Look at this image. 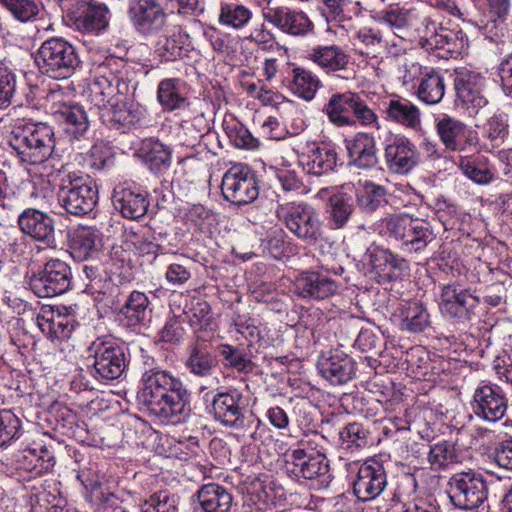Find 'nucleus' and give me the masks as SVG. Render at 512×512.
I'll return each mask as SVG.
<instances>
[{"instance_id": "obj_22", "label": "nucleus", "mask_w": 512, "mask_h": 512, "mask_svg": "<svg viewBox=\"0 0 512 512\" xmlns=\"http://www.w3.org/2000/svg\"><path fill=\"white\" fill-rule=\"evenodd\" d=\"M128 13L135 28L146 35L160 31L166 22L164 10L156 0H130Z\"/></svg>"}, {"instance_id": "obj_45", "label": "nucleus", "mask_w": 512, "mask_h": 512, "mask_svg": "<svg viewBox=\"0 0 512 512\" xmlns=\"http://www.w3.org/2000/svg\"><path fill=\"white\" fill-rule=\"evenodd\" d=\"M427 460L432 471H441L457 463L459 456L453 442L442 440L429 446Z\"/></svg>"}, {"instance_id": "obj_44", "label": "nucleus", "mask_w": 512, "mask_h": 512, "mask_svg": "<svg viewBox=\"0 0 512 512\" xmlns=\"http://www.w3.org/2000/svg\"><path fill=\"white\" fill-rule=\"evenodd\" d=\"M320 86L321 81L311 71L301 67H295L292 69L290 87L293 93L297 96L306 101H311L315 97Z\"/></svg>"}, {"instance_id": "obj_19", "label": "nucleus", "mask_w": 512, "mask_h": 512, "mask_svg": "<svg viewBox=\"0 0 512 512\" xmlns=\"http://www.w3.org/2000/svg\"><path fill=\"white\" fill-rule=\"evenodd\" d=\"M387 474L383 463L368 459L358 467L356 479L353 482V491L360 501H370L385 490Z\"/></svg>"}, {"instance_id": "obj_31", "label": "nucleus", "mask_w": 512, "mask_h": 512, "mask_svg": "<svg viewBox=\"0 0 512 512\" xmlns=\"http://www.w3.org/2000/svg\"><path fill=\"white\" fill-rule=\"evenodd\" d=\"M306 58L327 73L346 69L349 56L337 45L316 46L307 51Z\"/></svg>"}, {"instance_id": "obj_63", "label": "nucleus", "mask_w": 512, "mask_h": 512, "mask_svg": "<svg viewBox=\"0 0 512 512\" xmlns=\"http://www.w3.org/2000/svg\"><path fill=\"white\" fill-rule=\"evenodd\" d=\"M184 322L185 319H182L181 316L174 315L170 317L160 331L161 339L168 343H178L183 340L186 334L183 327Z\"/></svg>"}, {"instance_id": "obj_35", "label": "nucleus", "mask_w": 512, "mask_h": 512, "mask_svg": "<svg viewBox=\"0 0 512 512\" xmlns=\"http://www.w3.org/2000/svg\"><path fill=\"white\" fill-rule=\"evenodd\" d=\"M157 99L166 111L184 110L189 101L182 91V81L179 78H168L159 82Z\"/></svg>"}, {"instance_id": "obj_48", "label": "nucleus", "mask_w": 512, "mask_h": 512, "mask_svg": "<svg viewBox=\"0 0 512 512\" xmlns=\"http://www.w3.org/2000/svg\"><path fill=\"white\" fill-rule=\"evenodd\" d=\"M142 115V109L139 107L122 105L115 108V103H112L105 116L112 128L116 127L125 131L139 124Z\"/></svg>"}, {"instance_id": "obj_38", "label": "nucleus", "mask_w": 512, "mask_h": 512, "mask_svg": "<svg viewBox=\"0 0 512 512\" xmlns=\"http://www.w3.org/2000/svg\"><path fill=\"white\" fill-rule=\"evenodd\" d=\"M385 106V113L389 120L412 129L420 124L419 109L410 101L393 98L385 102Z\"/></svg>"}, {"instance_id": "obj_40", "label": "nucleus", "mask_w": 512, "mask_h": 512, "mask_svg": "<svg viewBox=\"0 0 512 512\" xmlns=\"http://www.w3.org/2000/svg\"><path fill=\"white\" fill-rule=\"evenodd\" d=\"M253 12L250 8L236 2H221L218 22L234 30H242L252 20Z\"/></svg>"}, {"instance_id": "obj_4", "label": "nucleus", "mask_w": 512, "mask_h": 512, "mask_svg": "<svg viewBox=\"0 0 512 512\" xmlns=\"http://www.w3.org/2000/svg\"><path fill=\"white\" fill-rule=\"evenodd\" d=\"M36 63L42 73L54 79H66L74 73L80 60L70 42L62 37H52L39 47Z\"/></svg>"}, {"instance_id": "obj_61", "label": "nucleus", "mask_w": 512, "mask_h": 512, "mask_svg": "<svg viewBox=\"0 0 512 512\" xmlns=\"http://www.w3.org/2000/svg\"><path fill=\"white\" fill-rule=\"evenodd\" d=\"M355 121H359L361 125L366 127H375L379 129L380 124L377 114L371 109L362 97L356 93L352 114Z\"/></svg>"}, {"instance_id": "obj_33", "label": "nucleus", "mask_w": 512, "mask_h": 512, "mask_svg": "<svg viewBox=\"0 0 512 512\" xmlns=\"http://www.w3.org/2000/svg\"><path fill=\"white\" fill-rule=\"evenodd\" d=\"M400 329L409 333H420L431 324L426 307L418 302H406L399 307Z\"/></svg>"}, {"instance_id": "obj_52", "label": "nucleus", "mask_w": 512, "mask_h": 512, "mask_svg": "<svg viewBox=\"0 0 512 512\" xmlns=\"http://www.w3.org/2000/svg\"><path fill=\"white\" fill-rule=\"evenodd\" d=\"M178 503V496L159 491L144 500L140 509L142 512H178Z\"/></svg>"}, {"instance_id": "obj_62", "label": "nucleus", "mask_w": 512, "mask_h": 512, "mask_svg": "<svg viewBox=\"0 0 512 512\" xmlns=\"http://www.w3.org/2000/svg\"><path fill=\"white\" fill-rule=\"evenodd\" d=\"M16 75L7 68H0V109L7 108L16 92Z\"/></svg>"}, {"instance_id": "obj_64", "label": "nucleus", "mask_w": 512, "mask_h": 512, "mask_svg": "<svg viewBox=\"0 0 512 512\" xmlns=\"http://www.w3.org/2000/svg\"><path fill=\"white\" fill-rule=\"evenodd\" d=\"M204 36L210 42L215 52L229 54L233 51V38L230 34L222 33L215 28H210L204 32Z\"/></svg>"}, {"instance_id": "obj_6", "label": "nucleus", "mask_w": 512, "mask_h": 512, "mask_svg": "<svg viewBox=\"0 0 512 512\" xmlns=\"http://www.w3.org/2000/svg\"><path fill=\"white\" fill-rule=\"evenodd\" d=\"M284 469L295 480H317L321 486H327L332 479L325 454L312 448L288 450L284 454Z\"/></svg>"}, {"instance_id": "obj_20", "label": "nucleus", "mask_w": 512, "mask_h": 512, "mask_svg": "<svg viewBox=\"0 0 512 512\" xmlns=\"http://www.w3.org/2000/svg\"><path fill=\"white\" fill-rule=\"evenodd\" d=\"M60 96L61 93L58 92L50 94V98L53 100L51 107L52 115L68 137L78 139L89 128L87 114L83 107L78 104L61 102L59 100Z\"/></svg>"}, {"instance_id": "obj_13", "label": "nucleus", "mask_w": 512, "mask_h": 512, "mask_svg": "<svg viewBox=\"0 0 512 512\" xmlns=\"http://www.w3.org/2000/svg\"><path fill=\"white\" fill-rule=\"evenodd\" d=\"M64 20L79 32L100 34L109 26V10L103 4L78 1L68 8Z\"/></svg>"}, {"instance_id": "obj_37", "label": "nucleus", "mask_w": 512, "mask_h": 512, "mask_svg": "<svg viewBox=\"0 0 512 512\" xmlns=\"http://www.w3.org/2000/svg\"><path fill=\"white\" fill-rule=\"evenodd\" d=\"M445 88L443 75L433 68H428L418 83L417 96L422 102L434 105L443 99Z\"/></svg>"}, {"instance_id": "obj_50", "label": "nucleus", "mask_w": 512, "mask_h": 512, "mask_svg": "<svg viewBox=\"0 0 512 512\" xmlns=\"http://www.w3.org/2000/svg\"><path fill=\"white\" fill-rule=\"evenodd\" d=\"M509 135L508 116L498 113L491 116L484 125L483 136L488 139L494 148L500 147Z\"/></svg>"}, {"instance_id": "obj_15", "label": "nucleus", "mask_w": 512, "mask_h": 512, "mask_svg": "<svg viewBox=\"0 0 512 512\" xmlns=\"http://www.w3.org/2000/svg\"><path fill=\"white\" fill-rule=\"evenodd\" d=\"M384 161L387 169L398 175L410 173L419 162L415 144L403 135H391L385 141Z\"/></svg>"}, {"instance_id": "obj_34", "label": "nucleus", "mask_w": 512, "mask_h": 512, "mask_svg": "<svg viewBox=\"0 0 512 512\" xmlns=\"http://www.w3.org/2000/svg\"><path fill=\"white\" fill-rule=\"evenodd\" d=\"M136 155L141 158L152 171L167 169L171 162L170 149L159 140L144 139L138 148Z\"/></svg>"}, {"instance_id": "obj_26", "label": "nucleus", "mask_w": 512, "mask_h": 512, "mask_svg": "<svg viewBox=\"0 0 512 512\" xmlns=\"http://www.w3.org/2000/svg\"><path fill=\"white\" fill-rule=\"evenodd\" d=\"M349 165L358 169L373 168L377 162V148L374 136L366 132H358L346 140Z\"/></svg>"}, {"instance_id": "obj_49", "label": "nucleus", "mask_w": 512, "mask_h": 512, "mask_svg": "<svg viewBox=\"0 0 512 512\" xmlns=\"http://www.w3.org/2000/svg\"><path fill=\"white\" fill-rule=\"evenodd\" d=\"M186 38H188V35L175 31L172 34L162 36L155 45V53L162 61H175L185 53L184 39Z\"/></svg>"}, {"instance_id": "obj_56", "label": "nucleus", "mask_w": 512, "mask_h": 512, "mask_svg": "<svg viewBox=\"0 0 512 512\" xmlns=\"http://www.w3.org/2000/svg\"><path fill=\"white\" fill-rule=\"evenodd\" d=\"M21 434L20 419L10 410L0 411V447L19 438Z\"/></svg>"}, {"instance_id": "obj_42", "label": "nucleus", "mask_w": 512, "mask_h": 512, "mask_svg": "<svg viewBox=\"0 0 512 512\" xmlns=\"http://www.w3.org/2000/svg\"><path fill=\"white\" fill-rule=\"evenodd\" d=\"M432 240L433 232L429 223L411 217L402 240L404 249L409 252H418L424 249Z\"/></svg>"}, {"instance_id": "obj_12", "label": "nucleus", "mask_w": 512, "mask_h": 512, "mask_svg": "<svg viewBox=\"0 0 512 512\" xmlns=\"http://www.w3.org/2000/svg\"><path fill=\"white\" fill-rule=\"evenodd\" d=\"M470 406L475 417L491 423L501 420L508 407L502 388L484 381L475 388Z\"/></svg>"}, {"instance_id": "obj_17", "label": "nucleus", "mask_w": 512, "mask_h": 512, "mask_svg": "<svg viewBox=\"0 0 512 512\" xmlns=\"http://www.w3.org/2000/svg\"><path fill=\"white\" fill-rule=\"evenodd\" d=\"M479 303V298L470 290L448 284L442 288L439 307L444 315L464 322L476 315Z\"/></svg>"}, {"instance_id": "obj_8", "label": "nucleus", "mask_w": 512, "mask_h": 512, "mask_svg": "<svg viewBox=\"0 0 512 512\" xmlns=\"http://www.w3.org/2000/svg\"><path fill=\"white\" fill-rule=\"evenodd\" d=\"M435 131L448 152L478 153L481 149L478 132L462 121L443 115L435 120Z\"/></svg>"}, {"instance_id": "obj_32", "label": "nucleus", "mask_w": 512, "mask_h": 512, "mask_svg": "<svg viewBox=\"0 0 512 512\" xmlns=\"http://www.w3.org/2000/svg\"><path fill=\"white\" fill-rule=\"evenodd\" d=\"M101 237L98 230L82 227L76 230L70 241V254L78 261H85L98 253Z\"/></svg>"}, {"instance_id": "obj_25", "label": "nucleus", "mask_w": 512, "mask_h": 512, "mask_svg": "<svg viewBox=\"0 0 512 512\" xmlns=\"http://www.w3.org/2000/svg\"><path fill=\"white\" fill-rule=\"evenodd\" d=\"M298 161L305 173L319 177L335 170L338 156L336 150L328 145L312 146L298 156Z\"/></svg>"}, {"instance_id": "obj_24", "label": "nucleus", "mask_w": 512, "mask_h": 512, "mask_svg": "<svg viewBox=\"0 0 512 512\" xmlns=\"http://www.w3.org/2000/svg\"><path fill=\"white\" fill-rule=\"evenodd\" d=\"M17 222L24 235L47 246L54 244V221L48 214L35 208H27L18 215Z\"/></svg>"}, {"instance_id": "obj_41", "label": "nucleus", "mask_w": 512, "mask_h": 512, "mask_svg": "<svg viewBox=\"0 0 512 512\" xmlns=\"http://www.w3.org/2000/svg\"><path fill=\"white\" fill-rule=\"evenodd\" d=\"M115 81H117L118 92L125 93L127 91L126 83L117 79L113 74L109 76H98L93 81L90 91L92 101L99 108L107 107L113 100L115 94Z\"/></svg>"}, {"instance_id": "obj_9", "label": "nucleus", "mask_w": 512, "mask_h": 512, "mask_svg": "<svg viewBox=\"0 0 512 512\" xmlns=\"http://www.w3.org/2000/svg\"><path fill=\"white\" fill-rule=\"evenodd\" d=\"M72 272L69 265L60 259H50L28 277L30 290L40 298L61 295L71 286Z\"/></svg>"}, {"instance_id": "obj_3", "label": "nucleus", "mask_w": 512, "mask_h": 512, "mask_svg": "<svg viewBox=\"0 0 512 512\" xmlns=\"http://www.w3.org/2000/svg\"><path fill=\"white\" fill-rule=\"evenodd\" d=\"M275 213L298 240L314 245L322 239V221L311 205L305 202L278 204Z\"/></svg>"}, {"instance_id": "obj_2", "label": "nucleus", "mask_w": 512, "mask_h": 512, "mask_svg": "<svg viewBox=\"0 0 512 512\" xmlns=\"http://www.w3.org/2000/svg\"><path fill=\"white\" fill-rule=\"evenodd\" d=\"M8 143L21 162L42 164L53 154L54 131L43 122H19L12 128Z\"/></svg>"}, {"instance_id": "obj_58", "label": "nucleus", "mask_w": 512, "mask_h": 512, "mask_svg": "<svg viewBox=\"0 0 512 512\" xmlns=\"http://www.w3.org/2000/svg\"><path fill=\"white\" fill-rule=\"evenodd\" d=\"M341 445L346 449L361 448L367 445V431L360 423H349L339 432Z\"/></svg>"}, {"instance_id": "obj_27", "label": "nucleus", "mask_w": 512, "mask_h": 512, "mask_svg": "<svg viewBox=\"0 0 512 512\" xmlns=\"http://www.w3.org/2000/svg\"><path fill=\"white\" fill-rule=\"evenodd\" d=\"M193 498L202 512H232L234 507L231 491L218 483L200 486Z\"/></svg>"}, {"instance_id": "obj_23", "label": "nucleus", "mask_w": 512, "mask_h": 512, "mask_svg": "<svg viewBox=\"0 0 512 512\" xmlns=\"http://www.w3.org/2000/svg\"><path fill=\"white\" fill-rule=\"evenodd\" d=\"M319 373L333 385H343L355 375V362L340 350L322 354L318 360Z\"/></svg>"}, {"instance_id": "obj_18", "label": "nucleus", "mask_w": 512, "mask_h": 512, "mask_svg": "<svg viewBox=\"0 0 512 512\" xmlns=\"http://www.w3.org/2000/svg\"><path fill=\"white\" fill-rule=\"evenodd\" d=\"M454 84L458 99L470 115L477 114L487 105L488 100L483 93L486 78L482 74L465 68L456 70Z\"/></svg>"}, {"instance_id": "obj_7", "label": "nucleus", "mask_w": 512, "mask_h": 512, "mask_svg": "<svg viewBox=\"0 0 512 512\" xmlns=\"http://www.w3.org/2000/svg\"><path fill=\"white\" fill-rule=\"evenodd\" d=\"M448 487L452 504L464 510L478 508L488 496L485 477L472 469L454 473L449 479Z\"/></svg>"}, {"instance_id": "obj_39", "label": "nucleus", "mask_w": 512, "mask_h": 512, "mask_svg": "<svg viewBox=\"0 0 512 512\" xmlns=\"http://www.w3.org/2000/svg\"><path fill=\"white\" fill-rule=\"evenodd\" d=\"M150 301L148 296L140 291H133L120 313L127 320L129 326L145 324L151 317Z\"/></svg>"}, {"instance_id": "obj_46", "label": "nucleus", "mask_w": 512, "mask_h": 512, "mask_svg": "<svg viewBox=\"0 0 512 512\" xmlns=\"http://www.w3.org/2000/svg\"><path fill=\"white\" fill-rule=\"evenodd\" d=\"M356 200L363 212L373 213L387 202L386 189L371 181H365L357 190Z\"/></svg>"}, {"instance_id": "obj_55", "label": "nucleus", "mask_w": 512, "mask_h": 512, "mask_svg": "<svg viewBox=\"0 0 512 512\" xmlns=\"http://www.w3.org/2000/svg\"><path fill=\"white\" fill-rule=\"evenodd\" d=\"M0 3L20 22L30 21L39 13L34 0H0Z\"/></svg>"}, {"instance_id": "obj_28", "label": "nucleus", "mask_w": 512, "mask_h": 512, "mask_svg": "<svg viewBox=\"0 0 512 512\" xmlns=\"http://www.w3.org/2000/svg\"><path fill=\"white\" fill-rule=\"evenodd\" d=\"M371 265L378 283L385 284L400 279L408 269L405 259L388 250H379L371 255Z\"/></svg>"}, {"instance_id": "obj_51", "label": "nucleus", "mask_w": 512, "mask_h": 512, "mask_svg": "<svg viewBox=\"0 0 512 512\" xmlns=\"http://www.w3.org/2000/svg\"><path fill=\"white\" fill-rule=\"evenodd\" d=\"M380 19L391 28L402 30L414 25L416 13L413 9L394 5L382 11Z\"/></svg>"}, {"instance_id": "obj_5", "label": "nucleus", "mask_w": 512, "mask_h": 512, "mask_svg": "<svg viewBox=\"0 0 512 512\" xmlns=\"http://www.w3.org/2000/svg\"><path fill=\"white\" fill-rule=\"evenodd\" d=\"M57 197L67 213L81 216L94 209L98 191L88 175L71 172L62 177Z\"/></svg>"}, {"instance_id": "obj_53", "label": "nucleus", "mask_w": 512, "mask_h": 512, "mask_svg": "<svg viewBox=\"0 0 512 512\" xmlns=\"http://www.w3.org/2000/svg\"><path fill=\"white\" fill-rule=\"evenodd\" d=\"M224 129L231 143L235 147L248 150H254L259 147V141L242 123H227Z\"/></svg>"}, {"instance_id": "obj_54", "label": "nucleus", "mask_w": 512, "mask_h": 512, "mask_svg": "<svg viewBox=\"0 0 512 512\" xmlns=\"http://www.w3.org/2000/svg\"><path fill=\"white\" fill-rule=\"evenodd\" d=\"M411 217L404 214L389 215L381 220L380 233L402 243Z\"/></svg>"}, {"instance_id": "obj_1", "label": "nucleus", "mask_w": 512, "mask_h": 512, "mask_svg": "<svg viewBox=\"0 0 512 512\" xmlns=\"http://www.w3.org/2000/svg\"><path fill=\"white\" fill-rule=\"evenodd\" d=\"M137 401L149 415L162 422H179L189 410L190 392L183 381L167 370L143 372Z\"/></svg>"}, {"instance_id": "obj_14", "label": "nucleus", "mask_w": 512, "mask_h": 512, "mask_svg": "<svg viewBox=\"0 0 512 512\" xmlns=\"http://www.w3.org/2000/svg\"><path fill=\"white\" fill-rule=\"evenodd\" d=\"M341 275L343 267L325 271H312L300 274L294 282V291L297 295L308 300H325L334 296L339 290L337 281L329 276Z\"/></svg>"}, {"instance_id": "obj_36", "label": "nucleus", "mask_w": 512, "mask_h": 512, "mask_svg": "<svg viewBox=\"0 0 512 512\" xmlns=\"http://www.w3.org/2000/svg\"><path fill=\"white\" fill-rule=\"evenodd\" d=\"M354 211L351 196L345 193H336L329 199L326 208V219L332 230L342 229L350 220Z\"/></svg>"}, {"instance_id": "obj_30", "label": "nucleus", "mask_w": 512, "mask_h": 512, "mask_svg": "<svg viewBox=\"0 0 512 512\" xmlns=\"http://www.w3.org/2000/svg\"><path fill=\"white\" fill-rule=\"evenodd\" d=\"M112 203L123 217L132 220L144 216L149 206V202L143 193L123 185L114 188Z\"/></svg>"}, {"instance_id": "obj_47", "label": "nucleus", "mask_w": 512, "mask_h": 512, "mask_svg": "<svg viewBox=\"0 0 512 512\" xmlns=\"http://www.w3.org/2000/svg\"><path fill=\"white\" fill-rule=\"evenodd\" d=\"M458 167L467 178L480 185L489 184L494 177L484 158H470L464 154L459 157Z\"/></svg>"}, {"instance_id": "obj_43", "label": "nucleus", "mask_w": 512, "mask_h": 512, "mask_svg": "<svg viewBox=\"0 0 512 512\" xmlns=\"http://www.w3.org/2000/svg\"><path fill=\"white\" fill-rule=\"evenodd\" d=\"M186 366L191 373L198 376H208L216 366V361L208 349L205 341H199L189 349Z\"/></svg>"}, {"instance_id": "obj_57", "label": "nucleus", "mask_w": 512, "mask_h": 512, "mask_svg": "<svg viewBox=\"0 0 512 512\" xmlns=\"http://www.w3.org/2000/svg\"><path fill=\"white\" fill-rule=\"evenodd\" d=\"M210 313L211 307L206 301H197L184 313L185 321H188L195 332H200L210 325Z\"/></svg>"}, {"instance_id": "obj_60", "label": "nucleus", "mask_w": 512, "mask_h": 512, "mask_svg": "<svg viewBox=\"0 0 512 512\" xmlns=\"http://www.w3.org/2000/svg\"><path fill=\"white\" fill-rule=\"evenodd\" d=\"M185 219L196 230L204 232L211 225L213 213L202 204H193L186 211Z\"/></svg>"}, {"instance_id": "obj_29", "label": "nucleus", "mask_w": 512, "mask_h": 512, "mask_svg": "<svg viewBox=\"0 0 512 512\" xmlns=\"http://www.w3.org/2000/svg\"><path fill=\"white\" fill-rule=\"evenodd\" d=\"M356 92L333 93L323 106L322 112L330 123L338 128L353 127L356 124L351 115Z\"/></svg>"}, {"instance_id": "obj_11", "label": "nucleus", "mask_w": 512, "mask_h": 512, "mask_svg": "<svg viewBox=\"0 0 512 512\" xmlns=\"http://www.w3.org/2000/svg\"><path fill=\"white\" fill-rule=\"evenodd\" d=\"M221 191L227 201L238 206L252 203L259 195L254 173L242 164L233 165L224 173Z\"/></svg>"}, {"instance_id": "obj_16", "label": "nucleus", "mask_w": 512, "mask_h": 512, "mask_svg": "<svg viewBox=\"0 0 512 512\" xmlns=\"http://www.w3.org/2000/svg\"><path fill=\"white\" fill-rule=\"evenodd\" d=\"M242 400L243 395L237 389L217 392L213 395L210 412L222 425L236 430L244 429L248 423Z\"/></svg>"}, {"instance_id": "obj_59", "label": "nucleus", "mask_w": 512, "mask_h": 512, "mask_svg": "<svg viewBox=\"0 0 512 512\" xmlns=\"http://www.w3.org/2000/svg\"><path fill=\"white\" fill-rule=\"evenodd\" d=\"M219 354L226 361V365L239 372H246L251 369V361L247 358L243 349L222 344L219 347Z\"/></svg>"}, {"instance_id": "obj_10", "label": "nucleus", "mask_w": 512, "mask_h": 512, "mask_svg": "<svg viewBox=\"0 0 512 512\" xmlns=\"http://www.w3.org/2000/svg\"><path fill=\"white\" fill-rule=\"evenodd\" d=\"M90 351L94 358L95 376L103 380L118 379L128 364L127 348L115 339H97Z\"/></svg>"}, {"instance_id": "obj_21", "label": "nucleus", "mask_w": 512, "mask_h": 512, "mask_svg": "<svg viewBox=\"0 0 512 512\" xmlns=\"http://www.w3.org/2000/svg\"><path fill=\"white\" fill-rule=\"evenodd\" d=\"M264 21L292 36H304L313 29V23L302 11L286 6H267L262 8Z\"/></svg>"}]
</instances>
